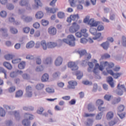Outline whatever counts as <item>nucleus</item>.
Wrapping results in <instances>:
<instances>
[{
	"label": "nucleus",
	"mask_w": 126,
	"mask_h": 126,
	"mask_svg": "<svg viewBox=\"0 0 126 126\" xmlns=\"http://www.w3.org/2000/svg\"><path fill=\"white\" fill-rule=\"evenodd\" d=\"M65 43V44H67L71 47H74L75 46V37L73 35H69L67 37V39H63L61 41V43L63 44Z\"/></svg>",
	"instance_id": "1"
},
{
	"label": "nucleus",
	"mask_w": 126,
	"mask_h": 126,
	"mask_svg": "<svg viewBox=\"0 0 126 126\" xmlns=\"http://www.w3.org/2000/svg\"><path fill=\"white\" fill-rule=\"evenodd\" d=\"M89 16L86 17V18L84 19V23H88V25L90 26V27H97L98 25H99L100 22L99 21H96L94 19H91Z\"/></svg>",
	"instance_id": "2"
},
{
	"label": "nucleus",
	"mask_w": 126,
	"mask_h": 126,
	"mask_svg": "<svg viewBox=\"0 0 126 126\" xmlns=\"http://www.w3.org/2000/svg\"><path fill=\"white\" fill-rule=\"evenodd\" d=\"M90 32L91 34L95 36V37L93 38L94 40H97V39H99L102 35L101 33H97V29L95 28H91L90 29Z\"/></svg>",
	"instance_id": "3"
},
{
	"label": "nucleus",
	"mask_w": 126,
	"mask_h": 126,
	"mask_svg": "<svg viewBox=\"0 0 126 126\" xmlns=\"http://www.w3.org/2000/svg\"><path fill=\"white\" fill-rule=\"evenodd\" d=\"M80 27L76 22H74L72 24V26L69 28V31L70 33H75L79 30Z\"/></svg>",
	"instance_id": "4"
},
{
	"label": "nucleus",
	"mask_w": 126,
	"mask_h": 126,
	"mask_svg": "<svg viewBox=\"0 0 126 126\" xmlns=\"http://www.w3.org/2000/svg\"><path fill=\"white\" fill-rule=\"evenodd\" d=\"M86 32H87V30L84 29L81 30V32H76L75 35L78 38H81L82 36H84V37H88V34Z\"/></svg>",
	"instance_id": "5"
},
{
	"label": "nucleus",
	"mask_w": 126,
	"mask_h": 126,
	"mask_svg": "<svg viewBox=\"0 0 126 126\" xmlns=\"http://www.w3.org/2000/svg\"><path fill=\"white\" fill-rule=\"evenodd\" d=\"M118 90L116 92L117 95L119 96H122L123 94H124V90L126 91V87H125V85H120V84L118 85L117 86Z\"/></svg>",
	"instance_id": "6"
},
{
	"label": "nucleus",
	"mask_w": 126,
	"mask_h": 126,
	"mask_svg": "<svg viewBox=\"0 0 126 126\" xmlns=\"http://www.w3.org/2000/svg\"><path fill=\"white\" fill-rule=\"evenodd\" d=\"M106 70L107 71V73H109L110 75L113 76L114 78L115 79H118V77H120L121 75H122L123 73H114V71L112 70H108V68H106Z\"/></svg>",
	"instance_id": "7"
},
{
	"label": "nucleus",
	"mask_w": 126,
	"mask_h": 126,
	"mask_svg": "<svg viewBox=\"0 0 126 126\" xmlns=\"http://www.w3.org/2000/svg\"><path fill=\"white\" fill-rule=\"evenodd\" d=\"M68 67H70L73 71H75V70L78 69V66H77V64H76L75 62H69L68 63Z\"/></svg>",
	"instance_id": "8"
},
{
	"label": "nucleus",
	"mask_w": 126,
	"mask_h": 126,
	"mask_svg": "<svg viewBox=\"0 0 126 126\" xmlns=\"http://www.w3.org/2000/svg\"><path fill=\"white\" fill-rule=\"evenodd\" d=\"M103 69H104V66L103 65H99V63H96L95 64L93 70V72L95 74L98 73V70H100L101 71H103Z\"/></svg>",
	"instance_id": "9"
},
{
	"label": "nucleus",
	"mask_w": 126,
	"mask_h": 126,
	"mask_svg": "<svg viewBox=\"0 0 126 126\" xmlns=\"http://www.w3.org/2000/svg\"><path fill=\"white\" fill-rule=\"evenodd\" d=\"M68 85L67 87V89H74L75 86L77 85L76 81H70L68 82Z\"/></svg>",
	"instance_id": "10"
},
{
	"label": "nucleus",
	"mask_w": 126,
	"mask_h": 126,
	"mask_svg": "<svg viewBox=\"0 0 126 126\" xmlns=\"http://www.w3.org/2000/svg\"><path fill=\"white\" fill-rule=\"evenodd\" d=\"M78 52L80 57H82V56H86V58H87V60H90V59H91V55L90 54H87L86 50H81Z\"/></svg>",
	"instance_id": "11"
},
{
	"label": "nucleus",
	"mask_w": 126,
	"mask_h": 126,
	"mask_svg": "<svg viewBox=\"0 0 126 126\" xmlns=\"http://www.w3.org/2000/svg\"><path fill=\"white\" fill-rule=\"evenodd\" d=\"M26 92L27 97H32V87L28 86L26 88Z\"/></svg>",
	"instance_id": "12"
},
{
	"label": "nucleus",
	"mask_w": 126,
	"mask_h": 126,
	"mask_svg": "<svg viewBox=\"0 0 126 126\" xmlns=\"http://www.w3.org/2000/svg\"><path fill=\"white\" fill-rule=\"evenodd\" d=\"M46 10L47 12L49 13H52L54 14V13H56L58 10H59V8H46Z\"/></svg>",
	"instance_id": "13"
},
{
	"label": "nucleus",
	"mask_w": 126,
	"mask_h": 126,
	"mask_svg": "<svg viewBox=\"0 0 126 126\" xmlns=\"http://www.w3.org/2000/svg\"><path fill=\"white\" fill-rule=\"evenodd\" d=\"M48 33L50 35H56L57 34V29L54 27H50L48 29Z\"/></svg>",
	"instance_id": "14"
},
{
	"label": "nucleus",
	"mask_w": 126,
	"mask_h": 126,
	"mask_svg": "<svg viewBox=\"0 0 126 126\" xmlns=\"http://www.w3.org/2000/svg\"><path fill=\"white\" fill-rule=\"evenodd\" d=\"M55 65L56 66H59L63 63V58L61 57H59L56 59L55 62Z\"/></svg>",
	"instance_id": "15"
},
{
	"label": "nucleus",
	"mask_w": 126,
	"mask_h": 126,
	"mask_svg": "<svg viewBox=\"0 0 126 126\" xmlns=\"http://www.w3.org/2000/svg\"><path fill=\"white\" fill-rule=\"evenodd\" d=\"M22 19H23L25 22L28 23V22H31L33 18H32V17H31V16H22Z\"/></svg>",
	"instance_id": "16"
},
{
	"label": "nucleus",
	"mask_w": 126,
	"mask_h": 126,
	"mask_svg": "<svg viewBox=\"0 0 126 126\" xmlns=\"http://www.w3.org/2000/svg\"><path fill=\"white\" fill-rule=\"evenodd\" d=\"M40 45H41L43 50H44V51H46V50H47V49H49V48H48V43H47L46 42V41H45V40L41 41L40 42Z\"/></svg>",
	"instance_id": "17"
},
{
	"label": "nucleus",
	"mask_w": 126,
	"mask_h": 126,
	"mask_svg": "<svg viewBox=\"0 0 126 126\" xmlns=\"http://www.w3.org/2000/svg\"><path fill=\"white\" fill-rule=\"evenodd\" d=\"M3 65H4V66L9 70H11V69H12V65H11V64H10V63L8 62H4L3 63Z\"/></svg>",
	"instance_id": "18"
},
{
	"label": "nucleus",
	"mask_w": 126,
	"mask_h": 126,
	"mask_svg": "<svg viewBox=\"0 0 126 126\" xmlns=\"http://www.w3.org/2000/svg\"><path fill=\"white\" fill-rule=\"evenodd\" d=\"M58 46V43L54 42H48V49H53V48H56Z\"/></svg>",
	"instance_id": "19"
},
{
	"label": "nucleus",
	"mask_w": 126,
	"mask_h": 126,
	"mask_svg": "<svg viewBox=\"0 0 126 126\" xmlns=\"http://www.w3.org/2000/svg\"><path fill=\"white\" fill-rule=\"evenodd\" d=\"M29 1L28 0H21L19 2V4L21 6H28Z\"/></svg>",
	"instance_id": "20"
},
{
	"label": "nucleus",
	"mask_w": 126,
	"mask_h": 126,
	"mask_svg": "<svg viewBox=\"0 0 126 126\" xmlns=\"http://www.w3.org/2000/svg\"><path fill=\"white\" fill-rule=\"evenodd\" d=\"M104 66H107L108 68H113L115 66V64L113 63H108V62H105L103 63Z\"/></svg>",
	"instance_id": "21"
},
{
	"label": "nucleus",
	"mask_w": 126,
	"mask_h": 126,
	"mask_svg": "<svg viewBox=\"0 0 126 126\" xmlns=\"http://www.w3.org/2000/svg\"><path fill=\"white\" fill-rule=\"evenodd\" d=\"M44 16V13L42 11H38L35 14V17L37 19H41Z\"/></svg>",
	"instance_id": "22"
},
{
	"label": "nucleus",
	"mask_w": 126,
	"mask_h": 126,
	"mask_svg": "<svg viewBox=\"0 0 126 126\" xmlns=\"http://www.w3.org/2000/svg\"><path fill=\"white\" fill-rule=\"evenodd\" d=\"M35 46V42L33 41H31L29 42L26 45L27 49H31V48H33Z\"/></svg>",
	"instance_id": "23"
},
{
	"label": "nucleus",
	"mask_w": 126,
	"mask_h": 126,
	"mask_svg": "<svg viewBox=\"0 0 126 126\" xmlns=\"http://www.w3.org/2000/svg\"><path fill=\"white\" fill-rule=\"evenodd\" d=\"M107 82L111 87H114V80L112 77L109 76L107 78Z\"/></svg>",
	"instance_id": "24"
},
{
	"label": "nucleus",
	"mask_w": 126,
	"mask_h": 126,
	"mask_svg": "<svg viewBox=\"0 0 126 126\" xmlns=\"http://www.w3.org/2000/svg\"><path fill=\"white\" fill-rule=\"evenodd\" d=\"M113 118H114V113L112 111L108 112L106 114V119L107 120H111Z\"/></svg>",
	"instance_id": "25"
},
{
	"label": "nucleus",
	"mask_w": 126,
	"mask_h": 126,
	"mask_svg": "<svg viewBox=\"0 0 126 126\" xmlns=\"http://www.w3.org/2000/svg\"><path fill=\"white\" fill-rule=\"evenodd\" d=\"M101 46L104 50H108V48H109L110 46V43H109L108 41H106L102 43Z\"/></svg>",
	"instance_id": "26"
},
{
	"label": "nucleus",
	"mask_w": 126,
	"mask_h": 126,
	"mask_svg": "<svg viewBox=\"0 0 126 126\" xmlns=\"http://www.w3.org/2000/svg\"><path fill=\"white\" fill-rule=\"evenodd\" d=\"M41 80L43 82L48 81V80H49V75L47 73L44 74L41 77Z\"/></svg>",
	"instance_id": "27"
},
{
	"label": "nucleus",
	"mask_w": 126,
	"mask_h": 126,
	"mask_svg": "<svg viewBox=\"0 0 126 126\" xmlns=\"http://www.w3.org/2000/svg\"><path fill=\"white\" fill-rule=\"evenodd\" d=\"M43 63L44 64H51L52 63V58L51 57L47 58L44 60Z\"/></svg>",
	"instance_id": "28"
},
{
	"label": "nucleus",
	"mask_w": 126,
	"mask_h": 126,
	"mask_svg": "<svg viewBox=\"0 0 126 126\" xmlns=\"http://www.w3.org/2000/svg\"><path fill=\"white\" fill-rule=\"evenodd\" d=\"M23 95V92L21 90H19L16 92L15 97L16 98H19L20 97H22Z\"/></svg>",
	"instance_id": "29"
},
{
	"label": "nucleus",
	"mask_w": 126,
	"mask_h": 126,
	"mask_svg": "<svg viewBox=\"0 0 126 126\" xmlns=\"http://www.w3.org/2000/svg\"><path fill=\"white\" fill-rule=\"evenodd\" d=\"M71 17L72 18V20L73 21H77L80 18L79 15L78 14L71 15Z\"/></svg>",
	"instance_id": "30"
},
{
	"label": "nucleus",
	"mask_w": 126,
	"mask_h": 126,
	"mask_svg": "<svg viewBox=\"0 0 126 126\" xmlns=\"http://www.w3.org/2000/svg\"><path fill=\"white\" fill-rule=\"evenodd\" d=\"M25 65H26L25 62H22L18 64V67L19 69H24L25 68Z\"/></svg>",
	"instance_id": "31"
},
{
	"label": "nucleus",
	"mask_w": 126,
	"mask_h": 126,
	"mask_svg": "<svg viewBox=\"0 0 126 126\" xmlns=\"http://www.w3.org/2000/svg\"><path fill=\"white\" fill-rule=\"evenodd\" d=\"M88 110L89 112H92L95 110V107L92 105V103H89L88 105Z\"/></svg>",
	"instance_id": "32"
},
{
	"label": "nucleus",
	"mask_w": 126,
	"mask_h": 126,
	"mask_svg": "<svg viewBox=\"0 0 126 126\" xmlns=\"http://www.w3.org/2000/svg\"><path fill=\"white\" fill-rule=\"evenodd\" d=\"M76 75L77 79H81L82 76H83V73L80 71H78L76 72Z\"/></svg>",
	"instance_id": "33"
},
{
	"label": "nucleus",
	"mask_w": 126,
	"mask_h": 126,
	"mask_svg": "<svg viewBox=\"0 0 126 126\" xmlns=\"http://www.w3.org/2000/svg\"><path fill=\"white\" fill-rule=\"evenodd\" d=\"M89 67L88 68V72H90L91 70H92V68L94 67V64H93V63L92 62H89L88 63Z\"/></svg>",
	"instance_id": "34"
},
{
	"label": "nucleus",
	"mask_w": 126,
	"mask_h": 126,
	"mask_svg": "<svg viewBox=\"0 0 126 126\" xmlns=\"http://www.w3.org/2000/svg\"><path fill=\"white\" fill-rule=\"evenodd\" d=\"M13 58H14V56L11 55V54L6 55L4 56V58L7 61H10V60H12V59H13Z\"/></svg>",
	"instance_id": "35"
},
{
	"label": "nucleus",
	"mask_w": 126,
	"mask_h": 126,
	"mask_svg": "<svg viewBox=\"0 0 126 126\" xmlns=\"http://www.w3.org/2000/svg\"><path fill=\"white\" fill-rule=\"evenodd\" d=\"M22 124L25 126H30V121L28 119H25L23 121Z\"/></svg>",
	"instance_id": "36"
},
{
	"label": "nucleus",
	"mask_w": 126,
	"mask_h": 126,
	"mask_svg": "<svg viewBox=\"0 0 126 126\" xmlns=\"http://www.w3.org/2000/svg\"><path fill=\"white\" fill-rule=\"evenodd\" d=\"M44 87V84H38L36 86L35 88L36 89H37V90H42V89H43Z\"/></svg>",
	"instance_id": "37"
},
{
	"label": "nucleus",
	"mask_w": 126,
	"mask_h": 126,
	"mask_svg": "<svg viewBox=\"0 0 126 126\" xmlns=\"http://www.w3.org/2000/svg\"><path fill=\"white\" fill-rule=\"evenodd\" d=\"M58 17L59 18H60L61 19H63V18H64V13L63 12H59L57 14Z\"/></svg>",
	"instance_id": "38"
},
{
	"label": "nucleus",
	"mask_w": 126,
	"mask_h": 126,
	"mask_svg": "<svg viewBox=\"0 0 126 126\" xmlns=\"http://www.w3.org/2000/svg\"><path fill=\"white\" fill-rule=\"evenodd\" d=\"M125 110V106L121 105L118 107V113H122Z\"/></svg>",
	"instance_id": "39"
},
{
	"label": "nucleus",
	"mask_w": 126,
	"mask_h": 126,
	"mask_svg": "<svg viewBox=\"0 0 126 126\" xmlns=\"http://www.w3.org/2000/svg\"><path fill=\"white\" fill-rule=\"evenodd\" d=\"M105 29L104 26L101 25V23L97 26V31H103Z\"/></svg>",
	"instance_id": "40"
},
{
	"label": "nucleus",
	"mask_w": 126,
	"mask_h": 126,
	"mask_svg": "<svg viewBox=\"0 0 126 126\" xmlns=\"http://www.w3.org/2000/svg\"><path fill=\"white\" fill-rule=\"evenodd\" d=\"M96 104L97 106H102L104 104V101L101 99H97L96 101Z\"/></svg>",
	"instance_id": "41"
},
{
	"label": "nucleus",
	"mask_w": 126,
	"mask_h": 126,
	"mask_svg": "<svg viewBox=\"0 0 126 126\" xmlns=\"http://www.w3.org/2000/svg\"><path fill=\"white\" fill-rule=\"evenodd\" d=\"M23 31L24 32V33L28 34V33H29V32H30V28L26 27L23 29Z\"/></svg>",
	"instance_id": "42"
},
{
	"label": "nucleus",
	"mask_w": 126,
	"mask_h": 126,
	"mask_svg": "<svg viewBox=\"0 0 126 126\" xmlns=\"http://www.w3.org/2000/svg\"><path fill=\"white\" fill-rule=\"evenodd\" d=\"M6 7L9 10H12L14 8V6L12 4L9 3L6 5Z\"/></svg>",
	"instance_id": "43"
},
{
	"label": "nucleus",
	"mask_w": 126,
	"mask_h": 126,
	"mask_svg": "<svg viewBox=\"0 0 126 126\" xmlns=\"http://www.w3.org/2000/svg\"><path fill=\"white\" fill-rule=\"evenodd\" d=\"M9 21H10V22H14L13 24L15 25H19V22L14 21V18H9Z\"/></svg>",
	"instance_id": "44"
},
{
	"label": "nucleus",
	"mask_w": 126,
	"mask_h": 126,
	"mask_svg": "<svg viewBox=\"0 0 126 126\" xmlns=\"http://www.w3.org/2000/svg\"><path fill=\"white\" fill-rule=\"evenodd\" d=\"M0 116L4 117L5 116V111L2 108H0Z\"/></svg>",
	"instance_id": "45"
},
{
	"label": "nucleus",
	"mask_w": 126,
	"mask_h": 126,
	"mask_svg": "<svg viewBox=\"0 0 126 126\" xmlns=\"http://www.w3.org/2000/svg\"><path fill=\"white\" fill-rule=\"evenodd\" d=\"M21 59H14L12 61V63L14 64H16V63H21Z\"/></svg>",
	"instance_id": "46"
},
{
	"label": "nucleus",
	"mask_w": 126,
	"mask_h": 126,
	"mask_svg": "<svg viewBox=\"0 0 126 126\" xmlns=\"http://www.w3.org/2000/svg\"><path fill=\"white\" fill-rule=\"evenodd\" d=\"M22 77L25 80H28L30 79V76L27 74H24L22 75Z\"/></svg>",
	"instance_id": "47"
},
{
	"label": "nucleus",
	"mask_w": 126,
	"mask_h": 126,
	"mask_svg": "<svg viewBox=\"0 0 126 126\" xmlns=\"http://www.w3.org/2000/svg\"><path fill=\"white\" fill-rule=\"evenodd\" d=\"M16 89V88L15 86H12L8 89V91L10 93H12L14 92Z\"/></svg>",
	"instance_id": "48"
},
{
	"label": "nucleus",
	"mask_w": 126,
	"mask_h": 126,
	"mask_svg": "<svg viewBox=\"0 0 126 126\" xmlns=\"http://www.w3.org/2000/svg\"><path fill=\"white\" fill-rule=\"evenodd\" d=\"M102 116H103L102 113L100 112L98 113L95 117V120H97V121L101 120V119H102Z\"/></svg>",
	"instance_id": "49"
},
{
	"label": "nucleus",
	"mask_w": 126,
	"mask_h": 126,
	"mask_svg": "<svg viewBox=\"0 0 126 126\" xmlns=\"http://www.w3.org/2000/svg\"><path fill=\"white\" fill-rule=\"evenodd\" d=\"M10 32L13 34H16L18 32L17 29H15L14 28L11 27L10 29Z\"/></svg>",
	"instance_id": "50"
},
{
	"label": "nucleus",
	"mask_w": 126,
	"mask_h": 126,
	"mask_svg": "<svg viewBox=\"0 0 126 126\" xmlns=\"http://www.w3.org/2000/svg\"><path fill=\"white\" fill-rule=\"evenodd\" d=\"M46 91L48 93H54V92H55V90L50 88H47L46 89Z\"/></svg>",
	"instance_id": "51"
},
{
	"label": "nucleus",
	"mask_w": 126,
	"mask_h": 126,
	"mask_svg": "<svg viewBox=\"0 0 126 126\" xmlns=\"http://www.w3.org/2000/svg\"><path fill=\"white\" fill-rule=\"evenodd\" d=\"M41 24L43 26H47L49 24V21L46 20H42Z\"/></svg>",
	"instance_id": "52"
},
{
	"label": "nucleus",
	"mask_w": 126,
	"mask_h": 126,
	"mask_svg": "<svg viewBox=\"0 0 126 126\" xmlns=\"http://www.w3.org/2000/svg\"><path fill=\"white\" fill-rule=\"evenodd\" d=\"M25 116L26 118H29V120H33V116L31 114L26 113Z\"/></svg>",
	"instance_id": "53"
},
{
	"label": "nucleus",
	"mask_w": 126,
	"mask_h": 126,
	"mask_svg": "<svg viewBox=\"0 0 126 126\" xmlns=\"http://www.w3.org/2000/svg\"><path fill=\"white\" fill-rule=\"evenodd\" d=\"M98 109L100 112H101L102 113L106 111V108H105V107H102L101 106H98Z\"/></svg>",
	"instance_id": "54"
},
{
	"label": "nucleus",
	"mask_w": 126,
	"mask_h": 126,
	"mask_svg": "<svg viewBox=\"0 0 126 126\" xmlns=\"http://www.w3.org/2000/svg\"><path fill=\"white\" fill-rule=\"evenodd\" d=\"M6 15H7V14L5 11H2L1 12H0V16L1 17H6Z\"/></svg>",
	"instance_id": "55"
},
{
	"label": "nucleus",
	"mask_w": 126,
	"mask_h": 126,
	"mask_svg": "<svg viewBox=\"0 0 126 126\" xmlns=\"http://www.w3.org/2000/svg\"><path fill=\"white\" fill-rule=\"evenodd\" d=\"M43 112H44V108L43 107H40L37 110V114H39V115H41V114H42Z\"/></svg>",
	"instance_id": "56"
},
{
	"label": "nucleus",
	"mask_w": 126,
	"mask_h": 126,
	"mask_svg": "<svg viewBox=\"0 0 126 126\" xmlns=\"http://www.w3.org/2000/svg\"><path fill=\"white\" fill-rule=\"evenodd\" d=\"M88 42V40L85 38H82L80 39V43L82 44H86Z\"/></svg>",
	"instance_id": "57"
},
{
	"label": "nucleus",
	"mask_w": 126,
	"mask_h": 126,
	"mask_svg": "<svg viewBox=\"0 0 126 126\" xmlns=\"http://www.w3.org/2000/svg\"><path fill=\"white\" fill-rule=\"evenodd\" d=\"M69 2L70 4V6L72 7H74L75 6V2L74 0H69Z\"/></svg>",
	"instance_id": "58"
},
{
	"label": "nucleus",
	"mask_w": 126,
	"mask_h": 126,
	"mask_svg": "<svg viewBox=\"0 0 126 126\" xmlns=\"http://www.w3.org/2000/svg\"><path fill=\"white\" fill-rule=\"evenodd\" d=\"M0 71H1V72H2V73H4L5 75V78H6V70H5L4 68L0 67Z\"/></svg>",
	"instance_id": "59"
},
{
	"label": "nucleus",
	"mask_w": 126,
	"mask_h": 126,
	"mask_svg": "<svg viewBox=\"0 0 126 126\" xmlns=\"http://www.w3.org/2000/svg\"><path fill=\"white\" fill-rule=\"evenodd\" d=\"M104 98L105 100H107V101H110V100H111V98H112V95L106 94L104 96Z\"/></svg>",
	"instance_id": "60"
},
{
	"label": "nucleus",
	"mask_w": 126,
	"mask_h": 126,
	"mask_svg": "<svg viewBox=\"0 0 126 126\" xmlns=\"http://www.w3.org/2000/svg\"><path fill=\"white\" fill-rule=\"evenodd\" d=\"M34 2L36 4L37 6H41L42 5V3L40 0H34Z\"/></svg>",
	"instance_id": "61"
},
{
	"label": "nucleus",
	"mask_w": 126,
	"mask_h": 126,
	"mask_svg": "<svg viewBox=\"0 0 126 126\" xmlns=\"http://www.w3.org/2000/svg\"><path fill=\"white\" fill-rule=\"evenodd\" d=\"M110 55L108 54H104L102 56V59H110Z\"/></svg>",
	"instance_id": "62"
},
{
	"label": "nucleus",
	"mask_w": 126,
	"mask_h": 126,
	"mask_svg": "<svg viewBox=\"0 0 126 126\" xmlns=\"http://www.w3.org/2000/svg\"><path fill=\"white\" fill-rule=\"evenodd\" d=\"M36 71H42L44 70V67L43 66H40L39 67H37L36 69Z\"/></svg>",
	"instance_id": "63"
},
{
	"label": "nucleus",
	"mask_w": 126,
	"mask_h": 126,
	"mask_svg": "<svg viewBox=\"0 0 126 126\" xmlns=\"http://www.w3.org/2000/svg\"><path fill=\"white\" fill-rule=\"evenodd\" d=\"M33 27H34V28H35V29H38V28L40 27V24L37 22L35 23L34 24H33Z\"/></svg>",
	"instance_id": "64"
}]
</instances>
